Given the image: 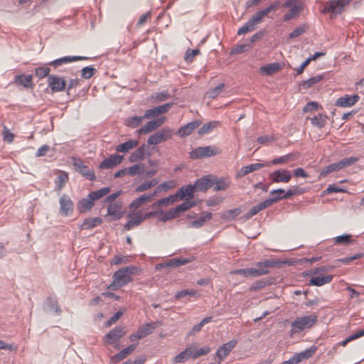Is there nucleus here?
<instances>
[{"mask_svg":"<svg viewBox=\"0 0 364 364\" xmlns=\"http://www.w3.org/2000/svg\"><path fill=\"white\" fill-rule=\"evenodd\" d=\"M318 321V316L316 314L305 315L296 317L291 323V328L289 331L290 337L300 333L301 331L309 329L315 326Z\"/></svg>","mask_w":364,"mask_h":364,"instance_id":"f257e3e1","label":"nucleus"},{"mask_svg":"<svg viewBox=\"0 0 364 364\" xmlns=\"http://www.w3.org/2000/svg\"><path fill=\"white\" fill-rule=\"evenodd\" d=\"M134 269L133 267H127L115 272L112 276L113 281L107 289L117 290L129 283L132 280V275L134 273Z\"/></svg>","mask_w":364,"mask_h":364,"instance_id":"f03ea898","label":"nucleus"},{"mask_svg":"<svg viewBox=\"0 0 364 364\" xmlns=\"http://www.w3.org/2000/svg\"><path fill=\"white\" fill-rule=\"evenodd\" d=\"M351 1L352 0H328L325 3L321 13L330 14L331 18H334L344 11L345 6L349 4Z\"/></svg>","mask_w":364,"mask_h":364,"instance_id":"7ed1b4c3","label":"nucleus"},{"mask_svg":"<svg viewBox=\"0 0 364 364\" xmlns=\"http://www.w3.org/2000/svg\"><path fill=\"white\" fill-rule=\"evenodd\" d=\"M358 161V159L355 157H350L347 159H343L340 161L336 163L331 164L326 167H324L319 175V178H325L329 173L339 171L340 170L348 167L353 165Z\"/></svg>","mask_w":364,"mask_h":364,"instance_id":"20e7f679","label":"nucleus"},{"mask_svg":"<svg viewBox=\"0 0 364 364\" xmlns=\"http://www.w3.org/2000/svg\"><path fill=\"white\" fill-rule=\"evenodd\" d=\"M284 6L290 8L289 12L287 13L283 17L284 21H288L296 18L304 9L303 3L299 0H287L284 4Z\"/></svg>","mask_w":364,"mask_h":364,"instance_id":"39448f33","label":"nucleus"},{"mask_svg":"<svg viewBox=\"0 0 364 364\" xmlns=\"http://www.w3.org/2000/svg\"><path fill=\"white\" fill-rule=\"evenodd\" d=\"M220 153L219 149L213 146L198 147L193 149L189 153V156L192 159H202L205 157H210L218 155Z\"/></svg>","mask_w":364,"mask_h":364,"instance_id":"423d86ee","label":"nucleus"},{"mask_svg":"<svg viewBox=\"0 0 364 364\" xmlns=\"http://www.w3.org/2000/svg\"><path fill=\"white\" fill-rule=\"evenodd\" d=\"M173 134V131L172 129L166 127L151 135L149 137L147 142L151 145H157L170 139L172 137Z\"/></svg>","mask_w":364,"mask_h":364,"instance_id":"0eeeda50","label":"nucleus"},{"mask_svg":"<svg viewBox=\"0 0 364 364\" xmlns=\"http://www.w3.org/2000/svg\"><path fill=\"white\" fill-rule=\"evenodd\" d=\"M323 271H325L324 267H319L314 269L313 274L318 275L314 276L311 278V279L309 280V284L316 287H321L324 284L330 283L332 281L333 276L331 274H320L321 272Z\"/></svg>","mask_w":364,"mask_h":364,"instance_id":"6e6552de","label":"nucleus"},{"mask_svg":"<svg viewBox=\"0 0 364 364\" xmlns=\"http://www.w3.org/2000/svg\"><path fill=\"white\" fill-rule=\"evenodd\" d=\"M73 166L75 167V170L78 171L83 176L86 177L87 179L90 181H93L95 179V173L93 169L88 168L86 165L84 164L83 161L77 158H73L72 161Z\"/></svg>","mask_w":364,"mask_h":364,"instance_id":"1a4fd4ad","label":"nucleus"},{"mask_svg":"<svg viewBox=\"0 0 364 364\" xmlns=\"http://www.w3.org/2000/svg\"><path fill=\"white\" fill-rule=\"evenodd\" d=\"M291 177L292 175L290 171L284 168H279L270 173L269 180L272 183H287L290 181Z\"/></svg>","mask_w":364,"mask_h":364,"instance_id":"9d476101","label":"nucleus"},{"mask_svg":"<svg viewBox=\"0 0 364 364\" xmlns=\"http://www.w3.org/2000/svg\"><path fill=\"white\" fill-rule=\"evenodd\" d=\"M48 82L53 92H62L66 87V81L64 77L57 75H49L48 77Z\"/></svg>","mask_w":364,"mask_h":364,"instance_id":"9b49d317","label":"nucleus"},{"mask_svg":"<svg viewBox=\"0 0 364 364\" xmlns=\"http://www.w3.org/2000/svg\"><path fill=\"white\" fill-rule=\"evenodd\" d=\"M59 203L60 212L62 215L69 216L73 214L74 210V203L68 196L63 194L60 198Z\"/></svg>","mask_w":364,"mask_h":364,"instance_id":"f8f14e48","label":"nucleus"},{"mask_svg":"<svg viewBox=\"0 0 364 364\" xmlns=\"http://www.w3.org/2000/svg\"><path fill=\"white\" fill-rule=\"evenodd\" d=\"M166 117H161L154 120L148 122L144 126L141 127L139 130V134L150 133L151 132L160 127L165 122Z\"/></svg>","mask_w":364,"mask_h":364,"instance_id":"ddd939ff","label":"nucleus"},{"mask_svg":"<svg viewBox=\"0 0 364 364\" xmlns=\"http://www.w3.org/2000/svg\"><path fill=\"white\" fill-rule=\"evenodd\" d=\"M279 1H275L271 4L267 8L262 9L257 13H256L254 16H252V26L254 24L259 23L262 18L267 16V14L272 11L277 10L279 8Z\"/></svg>","mask_w":364,"mask_h":364,"instance_id":"4468645a","label":"nucleus"},{"mask_svg":"<svg viewBox=\"0 0 364 364\" xmlns=\"http://www.w3.org/2000/svg\"><path fill=\"white\" fill-rule=\"evenodd\" d=\"M125 334L126 331L123 327H116L105 336V343L107 344L112 345L117 343Z\"/></svg>","mask_w":364,"mask_h":364,"instance_id":"2eb2a0df","label":"nucleus"},{"mask_svg":"<svg viewBox=\"0 0 364 364\" xmlns=\"http://www.w3.org/2000/svg\"><path fill=\"white\" fill-rule=\"evenodd\" d=\"M124 159V156L119 154H112L109 157L104 159L100 164V169L112 168L120 164Z\"/></svg>","mask_w":364,"mask_h":364,"instance_id":"dca6fc26","label":"nucleus"},{"mask_svg":"<svg viewBox=\"0 0 364 364\" xmlns=\"http://www.w3.org/2000/svg\"><path fill=\"white\" fill-rule=\"evenodd\" d=\"M129 220L124 225V229L126 230H130L133 228L140 225L144 220L143 212L141 210L130 213L129 215Z\"/></svg>","mask_w":364,"mask_h":364,"instance_id":"f3484780","label":"nucleus"},{"mask_svg":"<svg viewBox=\"0 0 364 364\" xmlns=\"http://www.w3.org/2000/svg\"><path fill=\"white\" fill-rule=\"evenodd\" d=\"M215 179V176L213 175H207L202 177L194 183L196 189L198 191H205L210 188L213 186Z\"/></svg>","mask_w":364,"mask_h":364,"instance_id":"a211bd4d","label":"nucleus"},{"mask_svg":"<svg viewBox=\"0 0 364 364\" xmlns=\"http://www.w3.org/2000/svg\"><path fill=\"white\" fill-rule=\"evenodd\" d=\"M237 341L232 340L223 344L218 349L216 356L220 361L224 360L228 356L230 352L235 347Z\"/></svg>","mask_w":364,"mask_h":364,"instance_id":"6ab92c4d","label":"nucleus"},{"mask_svg":"<svg viewBox=\"0 0 364 364\" xmlns=\"http://www.w3.org/2000/svg\"><path fill=\"white\" fill-rule=\"evenodd\" d=\"M201 124L202 122L200 120H194L193 122H191L186 124V125L181 127L178 130L177 134L181 137L189 136L193 133V132L195 129L198 128Z\"/></svg>","mask_w":364,"mask_h":364,"instance_id":"aec40b11","label":"nucleus"},{"mask_svg":"<svg viewBox=\"0 0 364 364\" xmlns=\"http://www.w3.org/2000/svg\"><path fill=\"white\" fill-rule=\"evenodd\" d=\"M359 100L360 97L358 95H346L337 99L336 105L341 107H351L354 105Z\"/></svg>","mask_w":364,"mask_h":364,"instance_id":"412c9836","label":"nucleus"},{"mask_svg":"<svg viewBox=\"0 0 364 364\" xmlns=\"http://www.w3.org/2000/svg\"><path fill=\"white\" fill-rule=\"evenodd\" d=\"M155 198V193H151L149 194H144L134 200L129 205L131 210H136L142 205L151 202Z\"/></svg>","mask_w":364,"mask_h":364,"instance_id":"4be33fe9","label":"nucleus"},{"mask_svg":"<svg viewBox=\"0 0 364 364\" xmlns=\"http://www.w3.org/2000/svg\"><path fill=\"white\" fill-rule=\"evenodd\" d=\"M147 146L145 144L138 147L131 155L129 156V161L132 163L142 161L145 159L147 153Z\"/></svg>","mask_w":364,"mask_h":364,"instance_id":"5701e85b","label":"nucleus"},{"mask_svg":"<svg viewBox=\"0 0 364 364\" xmlns=\"http://www.w3.org/2000/svg\"><path fill=\"white\" fill-rule=\"evenodd\" d=\"M196 186L193 185H188L186 186L181 187L176 193L180 200H183L185 198L186 199L192 200L193 198L194 191Z\"/></svg>","mask_w":364,"mask_h":364,"instance_id":"b1692460","label":"nucleus"},{"mask_svg":"<svg viewBox=\"0 0 364 364\" xmlns=\"http://www.w3.org/2000/svg\"><path fill=\"white\" fill-rule=\"evenodd\" d=\"M250 49V40L246 39L237 43L230 50V55H238L247 53Z\"/></svg>","mask_w":364,"mask_h":364,"instance_id":"393cba45","label":"nucleus"},{"mask_svg":"<svg viewBox=\"0 0 364 364\" xmlns=\"http://www.w3.org/2000/svg\"><path fill=\"white\" fill-rule=\"evenodd\" d=\"M136 344L130 345L127 348L119 352L117 354L113 355L111 358L112 363H117L126 358L129 355L133 353V351L136 348Z\"/></svg>","mask_w":364,"mask_h":364,"instance_id":"a878e982","label":"nucleus"},{"mask_svg":"<svg viewBox=\"0 0 364 364\" xmlns=\"http://www.w3.org/2000/svg\"><path fill=\"white\" fill-rule=\"evenodd\" d=\"M87 58L82 56H66L63 57L59 59L53 60L48 63L50 65H53L54 67H58L64 63H69L74 61L86 60Z\"/></svg>","mask_w":364,"mask_h":364,"instance_id":"bb28decb","label":"nucleus"},{"mask_svg":"<svg viewBox=\"0 0 364 364\" xmlns=\"http://www.w3.org/2000/svg\"><path fill=\"white\" fill-rule=\"evenodd\" d=\"M102 223V219L100 217L86 218L80 225V230H89L100 225Z\"/></svg>","mask_w":364,"mask_h":364,"instance_id":"cd10ccee","label":"nucleus"},{"mask_svg":"<svg viewBox=\"0 0 364 364\" xmlns=\"http://www.w3.org/2000/svg\"><path fill=\"white\" fill-rule=\"evenodd\" d=\"M32 80L33 76L31 75H19L15 77L14 82L17 85H22L24 87L31 88L33 86Z\"/></svg>","mask_w":364,"mask_h":364,"instance_id":"c85d7f7f","label":"nucleus"},{"mask_svg":"<svg viewBox=\"0 0 364 364\" xmlns=\"http://www.w3.org/2000/svg\"><path fill=\"white\" fill-rule=\"evenodd\" d=\"M139 144L137 140H129L117 146V152L127 153L130 150L135 149Z\"/></svg>","mask_w":364,"mask_h":364,"instance_id":"c756f323","label":"nucleus"},{"mask_svg":"<svg viewBox=\"0 0 364 364\" xmlns=\"http://www.w3.org/2000/svg\"><path fill=\"white\" fill-rule=\"evenodd\" d=\"M193 348L191 347L186 348L183 351L176 355L173 358V363H181L192 357Z\"/></svg>","mask_w":364,"mask_h":364,"instance_id":"7c9ffc66","label":"nucleus"},{"mask_svg":"<svg viewBox=\"0 0 364 364\" xmlns=\"http://www.w3.org/2000/svg\"><path fill=\"white\" fill-rule=\"evenodd\" d=\"M68 173L65 171H59L58 176L55 181V189L60 191L68 181Z\"/></svg>","mask_w":364,"mask_h":364,"instance_id":"2f4dec72","label":"nucleus"},{"mask_svg":"<svg viewBox=\"0 0 364 364\" xmlns=\"http://www.w3.org/2000/svg\"><path fill=\"white\" fill-rule=\"evenodd\" d=\"M282 65L279 63H272L261 67V72L266 75H272L280 70Z\"/></svg>","mask_w":364,"mask_h":364,"instance_id":"473e14b6","label":"nucleus"},{"mask_svg":"<svg viewBox=\"0 0 364 364\" xmlns=\"http://www.w3.org/2000/svg\"><path fill=\"white\" fill-rule=\"evenodd\" d=\"M212 218L211 213H204L199 219L192 221L190 223L191 228H198L203 226L206 222L209 221Z\"/></svg>","mask_w":364,"mask_h":364,"instance_id":"72a5a7b5","label":"nucleus"},{"mask_svg":"<svg viewBox=\"0 0 364 364\" xmlns=\"http://www.w3.org/2000/svg\"><path fill=\"white\" fill-rule=\"evenodd\" d=\"M323 80L322 75H316L314 77H312L307 80H304L302 82L299 84V87L301 89L303 90H307L313 86H314L316 84H318L319 82H321Z\"/></svg>","mask_w":364,"mask_h":364,"instance_id":"f704fd0d","label":"nucleus"},{"mask_svg":"<svg viewBox=\"0 0 364 364\" xmlns=\"http://www.w3.org/2000/svg\"><path fill=\"white\" fill-rule=\"evenodd\" d=\"M95 203L87 196L86 198L82 199L77 205L78 210L80 213H85L90 210L93 206Z\"/></svg>","mask_w":364,"mask_h":364,"instance_id":"c9c22d12","label":"nucleus"},{"mask_svg":"<svg viewBox=\"0 0 364 364\" xmlns=\"http://www.w3.org/2000/svg\"><path fill=\"white\" fill-rule=\"evenodd\" d=\"M122 207L117 203H112L107 208V214L114 219H119L122 216Z\"/></svg>","mask_w":364,"mask_h":364,"instance_id":"e433bc0d","label":"nucleus"},{"mask_svg":"<svg viewBox=\"0 0 364 364\" xmlns=\"http://www.w3.org/2000/svg\"><path fill=\"white\" fill-rule=\"evenodd\" d=\"M219 125L220 122L218 121L209 122L208 123H206L203 126H202L199 129L198 133L199 135H204L208 134L210 132H212L213 129L216 128Z\"/></svg>","mask_w":364,"mask_h":364,"instance_id":"4c0bfd02","label":"nucleus"},{"mask_svg":"<svg viewBox=\"0 0 364 364\" xmlns=\"http://www.w3.org/2000/svg\"><path fill=\"white\" fill-rule=\"evenodd\" d=\"M110 192V188L105 187L102 188L100 190L91 192L88 196L94 203L95 200H97L102 198L103 196L107 195Z\"/></svg>","mask_w":364,"mask_h":364,"instance_id":"58836bf2","label":"nucleus"},{"mask_svg":"<svg viewBox=\"0 0 364 364\" xmlns=\"http://www.w3.org/2000/svg\"><path fill=\"white\" fill-rule=\"evenodd\" d=\"M327 116L326 114H319L311 118H309L311 120L312 125L318 128L323 127L327 122Z\"/></svg>","mask_w":364,"mask_h":364,"instance_id":"ea45409f","label":"nucleus"},{"mask_svg":"<svg viewBox=\"0 0 364 364\" xmlns=\"http://www.w3.org/2000/svg\"><path fill=\"white\" fill-rule=\"evenodd\" d=\"M230 184V181L228 178H221L218 179L215 178L213 186L215 191H221L228 188Z\"/></svg>","mask_w":364,"mask_h":364,"instance_id":"a19ab883","label":"nucleus"},{"mask_svg":"<svg viewBox=\"0 0 364 364\" xmlns=\"http://www.w3.org/2000/svg\"><path fill=\"white\" fill-rule=\"evenodd\" d=\"M196 205V203L194 201H193L191 200L186 199V201H184L181 204L177 205L175 208V210L179 216L181 213L185 212V211L189 210L191 208L194 207Z\"/></svg>","mask_w":364,"mask_h":364,"instance_id":"79ce46f5","label":"nucleus"},{"mask_svg":"<svg viewBox=\"0 0 364 364\" xmlns=\"http://www.w3.org/2000/svg\"><path fill=\"white\" fill-rule=\"evenodd\" d=\"M158 182L159 181L157 179H152L150 181L144 182L136 188L135 191L136 193H141L148 191L149 189L154 187L158 183Z\"/></svg>","mask_w":364,"mask_h":364,"instance_id":"37998d69","label":"nucleus"},{"mask_svg":"<svg viewBox=\"0 0 364 364\" xmlns=\"http://www.w3.org/2000/svg\"><path fill=\"white\" fill-rule=\"evenodd\" d=\"M176 186V183L174 181H168L161 183L154 191L152 192L155 193V196L158 193L161 191H166L170 189L173 188Z\"/></svg>","mask_w":364,"mask_h":364,"instance_id":"c03bdc74","label":"nucleus"},{"mask_svg":"<svg viewBox=\"0 0 364 364\" xmlns=\"http://www.w3.org/2000/svg\"><path fill=\"white\" fill-rule=\"evenodd\" d=\"M144 119H145L144 116L131 117L126 119L125 124L129 127L135 128L142 123Z\"/></svg>","mask_w":364,"mask_h":364,"instance_id":"a18cd8bd","label":"nucleus"},{"mask_svg":"<svg viewBox=\"0 0 364 364\" xmlns=\"http://www.w3.org/2000/svg\"><path fill=\"white\" fill-rule=\"evenodd\" d=\"M178 198V197L176 196V193H175L174 195L169 196L168 197L158 200L157 203L154 204V206H166L174 203Z\"/></svg>","mask_w":364,"mask_h":364,"instance_id":"49530a36","label":"nucleus"},{"mask_svg":"<svg viewBox=\"0 0 364 364\" xmlns=\"http://www.w3.org/2000/svg\"><path fill=\"white\" fill-rule=\"evenodd\" d=\"M316 351V347L312 346L310 348L301 352L299 353L295 354L296 357L299 359V363L304 359H307L311 357Z\"/></svg>","mask_w":364,"mask_h":364,"instance_id":"de8ad7c7","label":"nucleus"},{"mask_svg":"<svg viewBox=\"0 0 364 364\" xmlns=\"http://www.w3.org/2000/svg\"><path fill=\"white\" fill-rule=\"evenodd\" d=\"M144 170V164H137L127 168L128 175L134 176L136 175L141 173Z\"/></svg>","mask_w":364,"mask_h":364,"instance_id":"09e8293b","label":"nucleus"},{"mask_svg":"<svg viewBox=\"0 0 364 364\" xmlns=\"http://www.w3.org/2000/svg\"><path fill=\"white\" fill-rule=\"evenodd\" d=\"M240 213V209L234 208L223 212L221 215V217L227 220H231L237 217Z\"/></svg>","mask_w":364,"mask_h":364,"instance_id":"8fccbe9b","label":"nucleus"},{"mask_svg":"<svg viewBox=\"0 0 364 364\" xmlns=\"http://www.w3.org/2000/svg\"><path fill=\"white\" fill-rule=\"evenodd\" d=\"M225 87L224 83H220L215 87L210 89L206 92V96L209 98H215L217 97L223 91Z\"/></svg>","mask_w":364,"mask_h":364,"instance_id":"3c124183","label":"nucleus"},{"mask_svg":"<svg viewBox=\"0 0 364 364\" xmlns=\"http://www.w3.org/2000/svg\"><path fill=\"white\" fill-rule=\"evenodd\" d=\"M153 329H154L153 326L147 323V324L140 327L137 330L136 332L139 335V337L141 338H143L146 337V336L150 335L152 333Z\"/></svg>","mask_w":364,"mask_h":364,"instance_id":"603ef678","label":"nucleus"},{"mask_svg":"<svg viewBox=\"0 0 364 364\" xmlns=\"http://www.w3.org/2000/svg\"><path fill=\"white\" fill-rule=\"evenodd\" d=\"M346 188H341L336 184L329 185L328 188L323 192V196L331 194L333 193H346Z\"/></svg>","mask_w":364,"mask_h":364,"instance_id":"864d4df0","label":"nucleus"},{"mask_svg":"<svg viewBox=\"0 0 364 364\" xmlns=\"http://www.w3.org/2000/svg\"><path fill=\"white\" fill-rule=\"evenodd\" d=\"M96 73V69L91 66H87L82 69V77L85 79L91 78Z\"/></svg>","mask_w":364,"mask_h":364,"instance_id":"5fc2aeb1","label":"nucleus"},{"mask_svg":"<svg viewBox=\"0 0 364 364\" xmlns=\"http://www.w3.org/2000/svg\"><path fill=\"white\" fill-rule=\"evenodd\" d=\"M284 193V190L282 189V188L273 190L270 192L272 200L274 203H277L280 200L285 199L284 198H283Z\"/></svg>","mask_w":364,"mask_h":364,"instance_id":"6e6d98bb","label":"nucleus"},{"mask_svg":"<svg viewBox=\"0 0 364 364\" xmlns=\"http://www.w3.org/2000/svg\"><path fill=\"white\" fill-rule=\"evenodd\" d=\"M169 97V94L166 91H164L161 92H156L154 95L152 96L154 102L155 103L164 102Z\"/></svg>","mask_w":364,"mask_h":364,"instance_id":"4d7b16f0","label":"nucleus"},{"mask_svg":"<svg viewBox=\"0 0 364 364\" xmlns=\"http://www.w3.org/2000/svg\"><path fill=\"white\" fill-rule=\"evenodd\" d=\"M178 217V215L177 214L175 208L168 210V211L165 212L161 218V220L164 222H166L169 220H172L173 218H176Z\"/></svg>","mask_w":364,"mask_h":364,"instance_id":"13d9d810","label":"nucleus"},{"mask_svg":"<svg viewBox=\"0 0 364 364\" xmlns=\"http://www.w3.org/2000/svg\"><path fill=\"white\" fill-rule=\"evenodd\" d=\"M50 69L48 67H39L36 69V75L42 79L46 76H49Z\"/></svg>","mask_w":364,"mask_h":364,"instance_id":"bf43d9fd","label":"nucleus"},{"mask_svg":"<svg viewBox=\"0 0 364 364\" xmlns=\"http://www.w3.org/2000/svg\"><path fill=\"white\" fill-rule=\"evenodd\" d=\"M129 261L128 257L122 255H115L111 260L110 264L112 265H119L121 264H125Z\"/></svg>","mask_w":364,"mask_h":364,"instance_id":"052dcab7","label":"nucleus"},{"mask_svg":"<svg viewBox=\"0 0 364 364\" xmlns=\"http://www.w3.org/2000/svg\"><path fill=\"white\" fill-rule=\"evenodd\" d=\"M125 309L118 311L115 313L112 317H110L106 323L107 326H110L112 324L115 323L120 317L123 315Z\"/></svg>","mask_w":364,"mask_h":364,"instance_id":"680f3d73","label":"nucleus"},{"mask_svg":"<svg viewBox=\"0 0 364 364\" xmlns=\"http://www.w3.org/2000/svg\"><path fill=\"white\" fill-rule=\"evenodd\" d=\"M210 351V348L209 347H203L196 351L193 350L192 358L196 359L202 355H207Z\"/></svg>","mask_w":364,"mask_h":364,"instance_id":"e2e57ef3","label":"nucleus"},{"mask_svg":"<svg viewBox=\"0 0 364 364\" xmlns=\"http://www.w3.org/2000/svg\"><path fill=\"white\" fill-rule=\"evenodd\" d=\"M212 318L213 317L210 316V317H206V318H204L197 325H195L193 328H192V333H195V332H198L201 330L202 327L210 323L211 321H212Z\"/></svg>","mask_w":364,"mask_h":364,"instance_id":"0e129e2a","label":"nucleus"},{"mask_svg":"<svg viewBox=\"0 0 364 364\" xmlns=\"http://www.w3.org/2000/svg\"><path fill=\"white\" fill-rule=\"evenodd\" d=\"M274 141V139L273 136H271L269 135H264V136H261L258 137L257 141H255V143H257L259 145H262V144L267 145L270 142Z\"/></svg>","mask_w":364,"mask_h":364,"instance_id":"69168bd1","label":"nucleus"},{"mask_svg":"<svg viewBox=\"0 0 364 364\" xmlns=\"http://www.w3.org/2000/svg\"><path fill=\"white\" fill-rule=\"evenodd\" d=\"M306 28L307 27L305 25H302L297 27L289 34V38H294L296 37L301 36L306 31Z\"/></svg>","mask_w":364,"mask_h":364,"instance_id":"338daca9","label":"nucleus"},{"mask_svg":"<svg viewBox=\"0 0 364 364\" xmlns=\"http://www.w3.org/2000/svg\"><path fill=\"white\" fill-rule=\"evenodd\" d=\"M351 236L348 235H343L338 236L335 238V243L336 244H345L347 245L350 242H351Z\"/></svg>","mask_w":364,"mask_h":364,"instance_id":"774afa93","label":"nucleus"}]
</instances>
